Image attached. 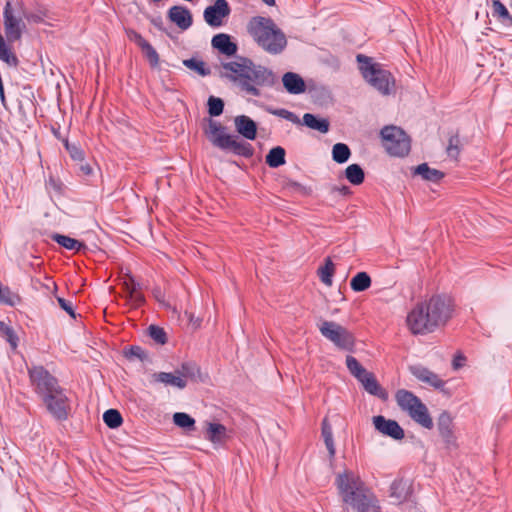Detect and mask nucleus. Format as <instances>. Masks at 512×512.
I'll use <instances>...</instances> for the list:
<instances>
[{"mask_svg": "<svg viewBox=\"0 0 512 512\" xmlns=\"http://www.w3.org/2000/svg\"><path fill=\"white\" fill-rule=\"evenodd\" d=\"M216 70L220 78L252 96H260L261 87H270L275 83V76L270 70L246 57L222 61Z\"/></svg>", "mask_w": 512, "mask_h": 512, "instance_id": "1", "label": "nucleus"}, {"mask_svg": "<svg viewBox=\"0 0 512 512\" xmlns=\"http://www.w3.org/2000/svg\"><path fill=\"white\" fill-rule=\"evenodd\" d=\"M454 313V303L444 295H435L414 305L405 324L413 335H425L445 326Z\"/></svg>", "mask_w": 512, "mask_h": 512, "instance_id": "2", "label": "nucleus"}, {"mask_svg": "<svg viewBox=\"0 0 512 512\" xmlns=\"http://www.w3.org/2000/svg\"><path fill=\"white\" fill-rule=\"evenodd\" d=\"M338 495L349 507L358 512H378L377 501L365 487L360 476L351 470H343L335 477Z\"/></svg>", "mask_w": 512, "mask_h": 512, "instance_id": "3", "label": "nucleus"}, {"mask_svg": "<svg viewBox=\"0 0 512 512\" xmlns=\"http://www.w3.org/2000/svg\"><path fill=\"white\" fill-rule=\"evenodd\" d=\"M29 374L47 411L57 420L66 419L69 410L68 399L56 379L40 366L33 367Z\"/></svg>", "mask_w": 512, "mask_h": 512, "instance_id": "4", "label": "nucleus"}, {"mask_svg": "<svg viewBox=\"0 0 512 512\" xmlns=\"http://www.w3.org/2000/svg\"><path fill=\"white\" fill-rule=\"evenodd\" d=\"M246 29L257 46L268 54H280L287 47L285 33L269 17L253 16L248 21Z\"/></svg>", "mask_w": 512, "mask_h": 512, "instance_id": "5", "label": "nucleus"}, {"mask_svg": "<svg viewBox=\"0 0 512 512\" xmlns=\"http://www.w3.org/2000/svg\"><path fill=\"white\" fill-rule=\"evenodd\" d=\"M359 69L365 81L382 95L395 92L396 82L392 74L371 58L357 56Z\"/></svg>", "mask_w": 512, "mask_h": 512, "instance_id": "6", "label": "nucleus"}, {"mask_svg": "<svg viewBox=\"0 0 512 512\" xmlns=\"http://www.w3.org/2000/svg\"><path fill=\"white\" fill-rule=\"evenodd\" d=\"M395 400L399 408L418 425L425 429H432L433 419L427 406L412 392L400 389L395 394Z\"/></svg>", "mask_w": 512, "mask_h": 512, "instance_id": "7", "label": "nucleus"}, {"mask_svg": "<svg viewBox=\"0 0 512 512\" xmlns=\"http://www.w3.org/2000/svg\"><path fill=\"white\" fill-rule=\"evenodd\" d=\"M203 374L194 364H185L174 372H156L150 376L151 384H162L165 387L184 389L189 381H202Z\"/></svg>", "mask_w": 512, "mask_h": 512, "instance_id": "8", "label": "nucleus"}, {"mask_svg": "<svg viewBox=\"0 0 512 512\" xmlns=\"http://www.w3.org/2000/svg\"><path fill=\"white\" fill-rule=\"evenodd\" d=\"M204 134L214 146L220 149L251 155V150L247 146L240 143L235 136L228 134L225 127L216 121L209 120L207 122Z\"/></svg>", "mask_w": 512, "mask_h": 512, "instance_id": "9", "label": "nucleus"}, {"mask_svg": "<svg viewBox=\"0 0 512 512\" xmlns=\"http://www.w3.org/2000/svg\"><path fill=\"white\" fill-rule=\"evenodd\" d=\"M24 14L25 8L21 1L15 3L12 1L6 2L3 11V27L9 42L21 39L25 30Z\"/></svg>", "mask_w": 512, "mask_h": 512, "instance_id": "10", "label": "nucleus"}, {"mask_svg": "<svg viewBox=\"0 0 512 512\" xmlns=\"http://www.w3.org/2000/svg\"><path fill=\"white\" fill-rule=\"evenodd\" d=\"M321 335L340 350L352 352L355 348V337L346 327L334 321H322L319 326Z\"/></svg>", "mask_w": 512, "mask_h": 512, "instance_id": "11", "label": "nucleus"}, {"mask_svg": "<svg viewBox=\"0 0 512 512\" xmlns=\"http://www.w3.org/2000/svg\"><path fill=\"white\" fill-rule=\"evenodd\" d=\"M381 138L385 150L392 156L403 157L410 151V138L399 127H384L381 130Z\"/></svg>", "mask_w": 512, "mask_h": 512, "instance_id": "12", "label": "nucleus"}, {"mask_svg": "<svg viewBox=\"0 0 512 512\" xmlns=\"http://www.w3.org/2000/svg\"><path fill=\"white\" fill-rule=\"evenodd\" d=\"M437 429L447 448L453 449L458 446L457 437L454 432L453 417L450 413L444 411L439 415Z\"/></svg>", "mask_w": 512, "mask_h": 512, "instance_id": "13", "label": "nucleus"}, {"mask_svg": "<svg viewBox=\"0 0 512 512\" xmlns=\"http://www.w3.org/2000/svg\"><path fill=\"white\" fill-rule=\"evenodd\" d=\"M374 428L382 435L393 440H402L405 437L403 428L393 419H387L382 415L372 417Z\"/></svg>", "mask_w": 512, "mask_h": 512, "instance_id": "14", "label": "nucleus"}, {"mask_svg": "<svg viewBox=\"0 0 512 512\" xmlns=\"http://www.w3.org/2000/svg\"><path fill=\"white\" fill-rule=\"evenodd\" d=\"M230 13V8L226 0H216L211 6L204 10V20L210 26L218 27L223 23V19Z\"/></svg>", "mask_w": 512, "mask_h": 512, "instance_id": "15", "label": "nucleus"}, {"mask_svg": "<svg viewBox=\"0 0 512 512\" xmlns=\"http://www.w3.org/2000/svg\"><path fill=\"white\" fill-rule=\"evenodd\" d=\"M411 496V484L405 479H396L390 487L389 498L392 504L400 505L409 500Z\"/></svg>", "mask_w": 512, "mask_h": 512, "instance_id": "16", "label": "nucleus"}, {"mask_svg": "<svg viewBox=\"0 0 512 512\" xmlns=\"http://www.w3.org/2000/svg\"><path fill=\"white\" fill-rule=\"evenodd\" d=\"M205 436L215 447L223 445L230 438L227 428L215 422L207 423Z\"/></svg>", "mask_w": 512, "mask_h": 512, "instance_id": "17", "label": "nucleus"}, {"mask_svg": "<svg viewBox=\"0 0 512 512\" xmlns=\"http://www.w3.org/2000/svg\"><path fill=\"white\" fill-rule=\"evenodd\" d=\"M358 381L367 393L382 400L388 398V393L380 386L373 373L368 371Z\"/></svg>", "mask_w": 512, "mask_h": 512, "instance_id": "18", "label": "nucleus"}, {"mask_svg": "<svg viewBox=\"0 0 512 512\" xmlns=\"http://www.w3.org/2000/svg\"><path fill=\"white\" fill-rule=\"evenodd\" d=\"M236 131L248 140H254L257 134L256 123L245 115L236 116L234 119Z\"/></svg>", "mask_w": 512, "mask_h": 512, "instance_id": "19", "label": "nucleus"}, {"mask_svg": "<svg viewBox=\"0 0 512 512\" xmlns=\"http://www.w3.org/2000/svg\"><path fill=\"white\" fill-rule=\"evenodd\" d=\"M211 45L220 53L232 56L237 52V45L231 40V36L225 33L215 35L211 40Z\"/></svg>", "mask_w": 512, "mask_h": 512, "instance_id": "20", "label": "nucleus"}, {"mask_svg": "<svg viewBox=\"0 0 512 512\" xmlns=\"http://www.w3.org/2000/svg\"><path fill=\"white\" fill-rule=\"evenodd\" d=\"M411 372L419 381L435 389H442L445 385V382L437 374L424 367H413Z\"/></svg>", "mask_w": 512, "mask_h": 512, "instance_id": "21", "label": "nucleus"}, {"mask_svg": "<svg viewBox=\"0 0 512 512\" xmlns=\"http://www.w3.org/2000/svg\"><path fill=\"white\" fill-rule=\"evenodd\" d=\"M283 86L290 94H301L306 90L302 77L294 72H287L282 77Z\"/></svg>", "mask_w": 512, "mask_h": 512, "instance_id": "22", "label": "nucleus"}, {"mask_svg": "<svg viewBox=\"0 0 512 512\" xmlns=\"http://www.w3.org/2000/svg\"><path fill=\"white\" fill-rule=\"evenodd\" d=\"M169 18L182 29H187L192 23L190 12L181 6L172 7L169 10Z\"/></svg>", "mask_w": 512, "mask_h": 512, "instance_id": "23", "label": "nucleus"}, {"mask_svg": "<svg viewBox=\"0 0 512 512\" xmlns=\"http://www.w3.org/2000/svg\"><path fill=\"white\" fill-rule=\"evenodd\" d=\"M414 173L419 175L423 180L435 183L439 182L444 177L443 172L429 167L426 163L418 165Z\"/></svg>", "mask_w": 512, "mask_h": 512, "instance_id": "24", "label": "nucleus"}, {"mask_svg": "<svg viewBox=\"0 0 512 512\" xmlns=\"http://www.w3.org/2000/svg\"><path fill=\"white\" fill-rule=\"evenodd\" d=\"M317 273L321 282L327 287H331L335 273V265L333 261L330 258H326L323 265L318 268Z\"/></svg>", "mask_w": 512, "mask_h": 512, "instance_id": "25", "label": "nucleus"}, {"mask_svg": "<svg viewBox=\"0 0 512 512\" xmlns=\"http://www.w3.org/2000/svg\"><path fill=\"white\" fill-rule=\"evenodd\" d=\"M0 59L10 67H16L18 59L12 51L11 46L6 42L3 35L0 34Z\"/></svg>", "mask_w": 512, "mask_h": 512, "instance_id": "26", "label": "nucleus"}, {"mask_svg": "<svg viewBox=\"0 0 512 512\" xmlns=\"http://www.w3.org/2000/svg\"><path fill=\"white\" fill-rule=\"evenodd\" d=\"M371 277L366 272H358L350 281V287L354 292H363L370 288Z\"/></svg>", "mask_w": 512, "mask_h": 512, "instance_id": "27", "label": "nucleus"}, {"mask_svg": "<svg viewBox=\"0 0 512 512\" xmlns=\"http://www.w3.org/2000/svg\"><path fill=\"white\" fill-rule=\"evenodd\" d=\"M303 123L314 130H317L321 133H326L329 130V122L323 118H317L313 114L306 113L303 116Z\"/></svg>", "mask_w": 512, "mask_h": 512, "instance_id": "28", "label": "nucleus"}, {"mask_svg": "<svg viewBox=\"0 0 512 512\" xmlns=\"http://www.w3.org/2000/svg\"><path fill=\"white\" fill-rule=\"evenodd\" d=\"M266 163L272 168L285 164V150L280 146L272 148L266 155Z\"/></svg>", "mask_w": 512, "mask_h": 512, "instance_id": "29", "label": "nucleus"}, {"mask_svg": "<svg viewBox=\"0 0 512 512\" xmlns=\"http://www.w3.org/2000/svg\"><path fill=\"white\" fill-rule=\"evenodd\" d=\"M351 156L349 147L344 143H336L332 147V159L338 164L346 163Z\"/></svg>", "mask_w": 512, "mask_h": 512, "instance_id": "30", "label": "nucleus"}, {"mask_svg": "<svg viewBox=\"0 0 512 512\" xmlns=\"http://www.w3.org/2000/svg\"><path fill=\"white\" fill-rule=\"evenodd\" d=\"M322 437L325 443V446L328 450L330 458H333L336 453L334 440H333V432L332 427L328 423V421L325 419L322 423Z\"/></svg>", "mask_w": 512, "mask_h": 512, "instance_id": "31", "label": "nucleus"}, {"mask_svg": "<svg viewBox=\"0 0 512 512\" xmlns=\"http://www.w3.org/2000/svg\"><path fill=\"white\" fill-rule=\"evenodd\" d=\"M53 239L59 245L63 246L64 248H66L68 250H73V251L78 252L85 247V245L82 242H80L74 238L65 236V235L55 234L53 236Z\"/></svg>", "mask_w": 512, "mask_h": 512, "instance_id": "32", "label": "nucleus"}, {"mask_svg": "<svg viewBox=\"0 0 512 512\" xmlns=\"http://www.w3.org/2000/svg\"><path fill=\"white\" fill-rule=\"evenodd\" d=\"M346 179L353 185H360L364 181V172L358 164H351L345 169Z\"/></svg>", "mask_w": 512, "mask_h": 512, "instance_id": "33", "label": "nucleus"}, {"mask_svg": "<svg viewBox=\"0 0 512 512\" xmlns=\"http://www.w3.org/2000/svg\"><path fill=\"white\" fill-rule=\"evenodd\" d=\"M346 366L348 371L352 376H354L357 380L364 376L368 371L361 365V363L353 356L347 355Z\"/></svg>", "mask_w": 512, "mask_h": 512, "instance_id": "34", "label": "nucleus"}, {"mask_svg": "<svg viewBox=\"0 0 512 512\" xmlns=\"http://www.w3.org/2000/svg\"><path fill=\"white\" fill-rule=\"evenodd\" d=\"M140 48H141L143 54L145 55V57L147 58L150 66L153 69H159L160 59H159V55L156 52V50L154 49V47L147 41Z\"/></svg>", "mask_w": 512, "mask_h": 512, "instance_id": "35", "label": "nucleus"}, {"mask_svg": "<svg viewBox=\"0 0 512 512\" xmlns=\"http://www.w3.org/2000/svg\"><path fill=\"white\" fill-rule=\"evenodd\" d=\"M184 66L194 71L200 76H206L210 74V71L206 68L205 63L198 58H191L183 60Z\"/></svg>", "mask_w": 512, "mask_h": 512, "instance_id": "36", "label": "nucleus"}, {"mask_svg": "<svg viewBox=\"0 0 512 512\" xmlns=\"http://www.w3.org/2000/svg\"><path fill=\"white\" fill-rule=\"evenodd\" d=\"M173 422L176 426L184 429H193L195 420L184 412H176L173 414Z\"/></svg>", "mask_w": 512, "mask_h": 512, "instance_id": "37", "label": "nucleus"}, {"mask_svg": "<svg viewBox=\"0 0 512 512\" xmlns=\"http://www.w3.org/2000/svg\"><path fill=\"white\" fill-rule=\"evenodd\" d=\"M103 420L105 424L110 428H117L122 423V417L120 413L115 409L107 410L103 414Z\"/></svg>", "mask_w": 512, "mask_h": 512, "instance_id": "38", "label": "nucleus"}, {"mask_svg": "<svg viewBox=\"0 0 512 512\" xmlns=\"http://www.w3.org/2000/svg\"><path fill=\"white\" fill-rule=\"evenodd\" d=\"M209 113L212 116H219L223 112L224 103L220 98L210 97L208 100Z\"/></svg>", "mask_w": 512, "mask_h": 512, "instance_id": "39", "label": "nucleus"}, {"mask_svg": "<svg viewBox=\"0 0 512 512\" xmlns=\"http://www.w3.org/2000/svg\"><path fill=\"white\" fill-rule=\"evenodd\" d=\"M123 286L125 288V291L127 292V297L130 296V294H133L135 290L140 288L139 283L135 281L132 275L127 274L123 279Z\"/></svg>", "mask_w": 512, "mask_h": 512, "instance_id": "40", "label": "nucleus"}, {"mask_svg": "<svg viewBox=\"0 0 512 512\" xmlns=\"http://www.w3.org/2000/svg\"><path fill=\"white\" fill-rule=\"evenodd\" d=\"M149 334L159 344H164L166 342V334L162 328L150 326Z\"/></svg>", "mask_w": 512, "mask_h": 512, "instance_id": "41", "label": "nucleus"}, {"mask_svg": "<svg viewBox=\"0 0 512 512\" xmlns=\"http://www.w3.org/2000/svg\"><path fill=\"white\" fill-rule=\"evenodd\" d=\"M270 112L276 116L282 117L292 123H299V118L292 112L285 109L270 110Z\"/></svg>", "mask_w": 512, "mask_h": 512, "instance_id": "42", "label": "nucleus"}, {"mask_svg": "<svg viewBox=\"0 0 512 512\" xmlns=\"http://www.w3.org/2000/svg\"><path fill=\"white\" fill-rule=\"evenodd\" d=\"M65 145H66L67 150L70 153V156L74 160L83 161V159H84L83 152L79 147H77L76 145H71L68 142H66Z\"/></svg>", "mask_w": 512, "mask_h": 512, "instance_id": "43", "label": "nucleus"}, {"mask_svg": "<svg viewBox=\"0 0 512 512\" xmlns=\"http://www.w3.org/2000/svg\"><path fill=\"white\" fill-rule=\"evenodd\" d=\"M185 316L188 319V326L191 329L196 330L200 327L201 322H202L201 317L196 316L194 313L188 312V311L185 312Z\"/></svg>", "mask_w": 512, "mask_h": 512, "instance_id": "44", "label": "nucleus"}, {"mask_svg": "<svg viewBox=\"0 0 512 512\" xmlns=\"http://www.w3.org/2000/svg\"><path fill=\"white\" fill-rule=\"evenodd\" d=\"M24 17L28 21V23L39 24L44 21V14L41 12H30L24 14Z\"/></svg>", "mask_w": 512, "mask_h": 512, "instance_id": "45", "label": "nucleus"}, {"mask_svg": "<svg viewBox=\"0 0 512 512\" xmlns=\"http://www.w3.org/2000/svg\"><path fill=\"white\" fill-rule=\"evenodd\" d=\"M492 6L494 12L498 14L500 17L509 18L508 10L499 0H494Z\"/></svg>", "mask_w": 512, "mask_h": 512, "instance_id": "46", "label": "nucleus"}, {"mask_svg": "<svg viewBox=\"0 0 512 512\" xmlns=\"http://www.w3.org/2000/svg\"><path fill=\"white\" fill-rule=\"evenodd\" d=\"M129 304L133 307H137L144 302V296L139 292V289L135 290L133 294L127 297Z\"/></svg>", "mask_w": 512, "mask_h": 512, "instance_id": "47", "label": "nucleus"}, {"mask_svg": "<svg viewBox=\"0 0 512 512\" xmlns=\"http://www.w3.org/2000/svg\"><path fill=\"white\" fill-rule=\"evenodd\" d=\"M58 304L60 307L66 311L71 317H75L73 305L70 301L65 300L64 298L58 297L57 298Z\"/></svg>", "mask_w": 512, "mask_h": 512, "instance_id": "48", "label": "nucleus"}, {"mask_svg": "<svg viewBox=\"0 0 512 512\" xmlns=\"http://www.w3.org/2000/svg\"><path fill=\"white\" fill-rule=\"evenodd\" d=\"M465 364H466V357L463 354L457 353L454 355L453 360H452V367L454 370L461 369L462 367L465 366Z\"/></svg>", "mask_w": 512, "mask_h": 512, "instance_id": "49", "label": "nucleus"}, {"mask_svg": "<svg viewBox=\"0 0 512 512\" xmlns=\"http://www.w3.org/2000/svg\"><path fill=\"white\" fill-rule=\"evenodd\" d=\"M3 336L10 343L12 348H16L17 347V345H18V337L16 336V334L14 333V331L12 330L11 327L9 328V330L6 333H4Z\"/></svg>", "mask_w": 512, "mask_h": 512, "instance_id": "50", "label": "nucleus"}, {"mask_svg": "<svg viewBox=\"0 0 512 512\" xmlns=\"http://www.w3.org/2000/svg\"><path fill=\"white\" fill-rule=\"evenodd\" d=\"M129 38L132 41H134L139 47H141L144 43L147 42L140 34L134 31L129 33Z\"/></svg>", "mask_w": 512, "mask_h": 512, "instance_id": "51", "label": "nucleus"}, {"mask_svg": "<svg viewBox=\"0 0 512 512\" xmlns=\"http://www.w3.org/2000/svg\"><path fill=\"white\" fill-rule=\"evenodd\" d=\"M154 295H155V298L157 299V301H159L160 303H162L166 307H169V305L164 302V297H163V294H162V292L160 290H155L154 291Z\"/></svg>", "mask_w": 512, "mask_h": 512, "instance_id": "52", "label": "nucleus"}, {"mask_svg": "<svg viewBox=\"0 0 512 512\" xmlns=\"http://www.w3.org/2000/svg\"><path fill=\"white\" fill-rule=\"evenodd\" d=\"M0 99H1L3 106L6 107V100H5L4 87H3L2 80L0 81Z\"/></svg>", "mask_w": 512, "mask_h": 512, "instance_id": "53", "label": "nucleus"}, {"mask_svg": "<svg viewBox=\"0 0 512 512\" xmlns=\"http://www.w3.org/2000/svg\"><path fill=\"white\" fill-rule=\"evenodd\" d=\"M80 169L86 175H90L92 173V168L88 164H82Z\"/></svg>", "mask_w": 512, "mask_h": 512, "instance_id": "54", "label": "nucleus"}, {"mask_svg": "<svg viewBox=\"0 0 512 512\" xmlns=\"http://www.w3.org/2000/svg\"><path fill=\"white\" fill-rule=\"evenodd\" d=\"M9 326L5 322H0V333L4 335L9 330Z\"/></svg>", "mask_w": 512, "mask_h": 512, "instance_id": "55", "label": "nucleus"}, {"mask_svg": "<svg viewBox=\"0 0 512 512\" xmlns=\"http://www.w3.org/2000/svg\"><path fill=\"white\" fill-rule=\"evenodd\" d=\"M448 153L451 155V156H455L457 155L458 153V150L456 147H453L452 144L449 145L448 147Z\"/></svg>", "mask_w": 512, "mask_h": 512, "instance_id": "56", "label": "nucleus"}, {"mask_svg": "<svg viewBox=\"0 0 512 512\" xmlns=\"http://www.w3.org/2000/svg\"><path fill=\"white\" fill-rule=\"evenodd\" d=\"M267 6H274L275 0H262Z\"/></svg>", "mask_w": 512, "mask_h": 512, "instance_id": "57", "label": "nucleus"}, {"mask_svg": "<svg viewBox=\"0 0 512 512\" xmlns=\"http://www.w3.org/2000/svg\"><path fill=\"white\" fill-rule=\"evenodd\" d=\"M139 350H140L139 348H135V349L133 348V349L131 350V352H132L133 354H135V355H138V353H137V352H138Z\"/></svg>", "mask_w": 512, "mask_h": 512, "instance_id": "58", "label": "nucleus"}, {"mask_svg": "<svg viewBox=\"0 0 512 512\" xmlns=\"http://www.w3.org/2000/svg\"><path fill=\"white\" fill-rule=\"evenodd\" d=\"M290 185H291L292 187H298V186H299V184H297L296 182H291V183H290Z\"/></svg>", "mask_w": 512, "mask_h": 512, "instance_id": "59", "label": "nucleus"}, {"mask_svg": "<svg viewBox=\"0 0 512 512\" xmlns=\"http://www.w3.org/2000/svg\"><path fill=\"white\" fill-rule=\"evenodd\" d=\"M173 312L178 314V311L175 308H173Z\"/></svg>", "mask_w": 512, "mask_h": 512, "instance_id": "60", "label": "nucleus"}]
</instances>
